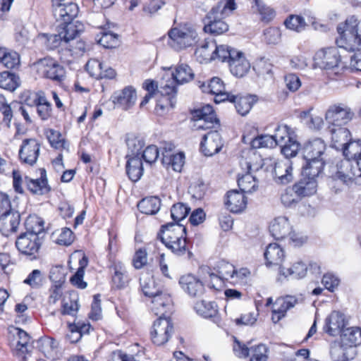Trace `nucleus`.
<instances>
[{
	"instance_id": "1",
	"label": "nucleus",
	"mask_w": 361,
	"mask_h": 361,
	"mask_svg": "<svg viewBox=\"0 0 361 361\" xmlns=\"http://www.w3.org/2000/svg\"><path fill=\"white\" fill-rule=\"evenodd\" d=\"M158 238L176 255L182 256L188 253L190 257L192 252L189 250L186 239V228L180 224L168 223L162 225Z\"/></svg>"
},
{
	"instance_id": "2",
	"label": "nucleus",
	"mask_w": 361,
	"mask_h": 361,
	"mask_svg": "<svg viewBox=\"0 0 361 361\" xmlns=\"http://www.w3.org/2000/svg\"><path fill=\"white\" fill-rule=\"evenodd\" d=\"M339 38L336 39L338 47L353 51L361 44V22L352 16L344 23L337 27Z\"/></svg>"
},
{
	"instance_id": "3",
	"label": "nucleus",
	"mask_w": 361,
	"mask_h": 361,
	"mask_svg": "<svg viewBox=\"0 0 361 361\" xmlns=\"http://www.w3.org/2000/svg\"><path fill=\"white\" fill-rule=\"evenodd\" d=\"M337 171L331 176L334 181H339L343 184L348 185L351 184L356 178L361 177V156L356 161V167L348 160L341 161L336 164Z\"/></svg>"
},
{
	"instance_id": "4",
	"label": "nucleus",
	"mask_w": 361,
	"mask_h": 361,
	"mask_svg": "<svg viewBox=\"0 0 361 361\" xmlns=\"http://www.w3.org/2000/svg\"><path fill=\"white\" fill-rule=\"evenodd\" d=\"M354 116L352 109L344 104L331 105L326 111L325 119L328 126H344Z\"/></svg>"
},
{
	"instance_id": "5",
	"label": "nucleus",
	"mask_w": 361,
	"mask_h": 361,
	"mask_svg": "<svg viewBox=\"0 0 361 361\" xmlns=\"http://www.w3.org/2000/svg\"><path fill=\"white\" fill-rule=\"evenodd\" d=\"M35 66L42 77L56 82H61L65 78V69L55 59L45 57L37 61Z\"/></svg>"
},
{
	"instance_id": "6",
	"label": "nucleus",
	"mask_w": 361,
	"mask_h": 361,
	"mask_svg": "<svg viewBox=\"0 0 361 361\" xmlns=\"http://www.w3.org/2000/svg\"><path fill=\"white\" fill-rule=\"evenodd\" d=\"M43 236L32 233H21L16 240V247L24 255L36 259L43 243Z\"/></svg>"
},
{
	"instance_id": "7",
	"label": "nucleus",
	"mask_w": 361,
	"mask_h": 361,
	"mask_svg": "<svg viewBox=\"0 0 361 361\" xmlns=\"http://www.w3.org/2000/svg\"><path fill=\"white\" fill-rule=\"evenodd\" d=\"M197 32L189 27H175L170 30L169 37L170 45L176 50L192 46L197 38Z\"/></svg>"
},
{
	"instance_id": "8",
	"label": "nucleus",
	"mask_w": 361,
	"mask_h": 361,
	"mask_svg": "<svg viewBox=\"0 0 361 361\" xmlns=\"http://www.w3.org/2000/svg\"><path fill=\"white\" fill-rule=\"evenodd\" d=\"M225 6L220 4L213 6L205 17L204 30L215 35H221L228 30V24L222 20L224 15L219 13V9H224Z\"/></svg>"
},
{
	"instance_id": "9",
	"label": "nucleus",
	"mask_w": 361,
	"mask_h": 361,
	"mask_svg": "<svg viewBox=\"0 0 361 361\" xmlns=\"http://www.w3.org/2000/svg\"><path fill=\"white\" fill-rule=\"evenodd\" d=\"M173 332V325L170 317H159L154 322L151 331L152 342L161 345L166 343Z\"/></svg>"
},
{
	"instance_id": "10",
	"label": "nucleus",
	"mask_w": 361,
	"mask_h": 361,
	"mask_svg": "<svg viewBox=\"0 0 361 361\" xmlns=\"http://www.w3.org/2000/svg\"><path fill=\"white\" fill-rule=\"evenodd\" d=\"M195 118V127L197 130L212 129L219 124L212 106L207 104L193 112Z\"/></svg>"
},
{
	"instance_id": "11",
	"label": "nucleus",
	"mask_w": 361,
	"mask_h": 361,
	"mask_svg": "<svg viewBox=\"0 0 361 361\" xmlns=\"http://www.w3.org/2000/svg\"><path fill=\"white\" fill-rule=\"evenodd\" d=\"M314 61L317 67L330 70L338 66L341 56L336 47H329L318 51L314 56Z\"/></svg>"
},
{
	"instance_id": "12",
	"label": "nucleus",
	"mask_w": 361,
	"mask_h": 361,
	"mask_svg": "<svg viewBox=\"0 0 361 361\" xmlns=\"http://www.w3.org/2000/svg\"><path fill=\"white\" fill-rule=\"evenodd\" d=\"M217 274L210 273L209 276L216 281H227L231 283H235L238 279H242L241 274L245 276V273H242V271H237L234 266L225 261L220 260L218 262L216 265Z\"/></svg>"
},
{
	"instance_id": "13",
	"label": "nucleus",
	"mask_w": 361,
	"mask_h": 361,
	"mask_svg": "<svg viewBox=\"0 0 361 361\" xmlns=\"http://www.w3.org/2000/svg\"><path fill=\"white\" fill-rule=\"evenodd\" d=\"M203 92L215 95L214 102L220 103L230 99L231 93L225 91L223 81L218 77H214L206 84L202 82L199 85Z\"/></svg>"
},
{
	"instance_id": "14",
	"label": "nucleus",
	"mask_w": 361,
	"mask_h": 361,
	"mask_svg": "<svg viewBox=\"0 0 361 361\" xmlns=\"http://www.w3.org/2000/svg\"><path fill=\"white\" fill-rule=\"evenodd\" d=\"M40 145L33 138L25 139L19 150V158L25 164L34 165L39 157Z\"/></svg>"
},
{
	"instance_id": "15",
	"label": "nucleus",
	"mask_w": 361,
	"mask_h": 361,
	"mask_svg": "<svg viewBox=\"0 0 361 361\" xmlns=\"http://www.w3.org/2000/svg\"><path fill=\"white\" fill-rule=\"evenodd\" d=\"M152 298V311L159 317H170L173 308L170 295L160 290Z\"/></svg>"
},
{
	"instance_id": "16",
	"label": "nucleus",
	"mask_w": 361,
	"mask_h": 361,
	"mask_svg": "<svg viewBox=\"0 0 361 361\" xmlns=\"http://www.w3.org/2000/svg\"><path fill=\"white\" fill-rule=\"evenodd\" d=\"M361 344V329L359 327H350L344 329L341 334V345H335L332 348H341L343 352L350 348L353 352V356L355 350L354 348Z\"/></svg>"
},
{
	"instance_id": "17",
	"label": "nucleus",
	"mask_w": 361,
	"mask_h": 361,
	"mask_svg": "<svg viewBox=\"0 0 361 361\" xmlns=\"http://www.w3.org/2000/svg\"><path fill=\"white\" fill-rule=\"evenodd\" d=\"M269 232L274 238L281 240L290 235V238L297 244L299 243L295 238V234L291 233V226L288 219L285 216H279L274 219L269 226Z\"/></svg>"
},
{
	"instance_id": "18",
	"label": "nucleus",
	"mask_w": 361,
	"mask_h": 361,
	"mask_svg": "<svg viewBox=\"0 0 361 361\" xmlns=\"http://www.w3.org/2000/svg\"><path fill=\"white\" fill-rule=\"evenodd\" d=\"M179 284L188 295L193 298L201 297L205 290L203 283L191 274L180 276Z\"/></svg>"
},
{
	"instance_id": "19",
	"label": "nucleus",
	"mask_w": 361,
	"mask_h": 361,
	"mask_svg": "<svg viewBox=\"0 0 361 361\" xmlns=\"http://www.w3.org/2000/svg\"><path fill=\"white\" fill-rule=\"evenodd\" d=\"M222 147L221 137L217 130H212L205 134L200 142V149L207 157L218 153Z\"/></svg>"
},
{
	"instance_id": "20",
	"label": "nucleus",
	"mask_w": 361,
	"mask_h": 361,
	"mask_svg": "<svg viewBox=\"0 0 361 361\" xmlns=\"http://www.w3.org/2000/svg\"><path fill=\"white\" fill-rule=\"evenodd\" d=\"M273 173L276 183L283 185L290 183L294 178L292 161L290 159L276 161Z\"/></svg>"
},
{
	"instance_id": "21",
	"label": "nucleus",
	"mask_w": 361,
	"mask_h": 361,
	"mask_svg": "<svg viewBox=\"0 0 361 361\" xmlns=\"http://www.w3.org/2000/svg\"><path fill=\"white\" fill-rule=\"evenodd\" d=\"M20 216L18 212L7 211L0 215V232L4 236L15 233L20 224Z\"/></svg>"
},
{
	"instance_id": "22",
	"label": "nucleus",
	"mask_w": 361,
	"mask_h": 361,
	"mask_svg": "<svg viewBox=\"0 0 361 361\" xmlns=\"http://www.w3.org/2000/svg\"><path fill=\"white\" fill-rule=\"evenodd\" d=\"M298 300L294 296L287 295L277 298L272 307L271 319L274 323L286 316V312L293 307Z\"/></svg>"
},
{
	"instance_id": "23",
	"label": "nucleus",
	"mask_w": 361,
	"mask_h": 361,
	"mask_svg": "<svg viewBox=\"0 0 361 361\" xmlns=\"http://www.w3.org/2000/svg\"><path fill=\"white\" fill-rule=\"evenodd\" d=\"M326 145L320 138L309 141L302 148V157L305 160L320 159L324 157Z\"/></svg>"
},
{
	"instance_id": "24",
	"label": "nucleus",
	"mask_w": 361,
	"mask_h": 361,
	"mask_svg": "<svg viewBox=\"0 0 361 361\" xmlns=\"http://www.w3.org/2000/svg\"><path fill=\"white\" fill-rule=\"evenodd\" d=\"M111 98L114 104L128 110L135 104L137 94L132 86H128L120 92H114Z\"/></svg>"
},
{
	"instance_id": "25",
	"label": "nucleus",
	"mask_w": 361,
	"mask_h": 361,
	"mask_svg": "<svg viewBox=\"0 0 361 361\" xmlns=\"http://www.w3.org/2000/svg\"><path fill=\"white\" fill-rule=\"evenodd\" d=\"M194 309L199 315L210 319L218 326L220 325L221 319L216 302L205 300L198 301L195 303Z\"/></svg>"
},
{
	"instance_id": "26",
	"label": "nucleus",
	"mask_w": 361,
	"mask_h": 361,
	"mask_svg": "<svg viewBox=\"0 0 361 361\" xmlns=\"http://www.w3.org/2000/svg\"><path fill=\"white\" fill-rule=\"evenodd\" d=\"M345 326L343 314L339 312L334 311L326 319L324 331L331 336L342 334Z\"/></svg>"
},
{
	"instance_id": "27",
	"label": "nucleus",
	"mask_w": 361,
	"mask_h": 361,
	"mask_svg": "<svg viewBox=\"0 0 361 361\" xmlns=\"http://www.w3.org/2000/svg\"><path fill=\"white\" fill-rule=\"evenodd\" d=\"M27 189L35 195H45L51 190L48 185L46 170L42 169L40 172V178L37 179L30 178L27 176L25 178Z\"/></svg>"
},
{
	"instance_id": "28",
	"label": "nucleus",
	"mask_w": 361,
	"mask_h": 361,
	"mask_svg": "<svg viewBox=\"0 0 361 361\" xmlns=\"http://www.w3.org/2000/svg\"><path fill=\"white\" fill-rule=\"evenodd\" d=\"M79 8L74 2H68L66 5L56 4V11L53 14L57 22L67 23L73 21L78 16Z\"/></svg>"
},
{
	"instance_id": "29",
	"label": "nucleus",
	"mask_w": 361,
	"mask_h": 361,
	"mask_svg": "<svg viewBox=\"0 0 361 361\" xmlns=\"http://www.w3.org/2000/svg\"><path fill=\"white\" fill-rule=\"evenodd\" d=\"M293 191L298 196L301 197L310 196L317 192V181L308 176H303L299 181L293 185Z\"/></svg>"
},
{
	"instance_id": "30",
	"label": "nucleus",
	"mask_w": 361,
	"mask_h": 361,
	"mask_svg": "<svg viewBox=\"0 0 361 361\" xmlns=\"http://www.w3.org/2000/svg\"><path fill=\"white\" fill-rule=\"evenodd\" d=\"M244 193L236 190L228 192L225 202L227 209L233 213L242 212L247 205V199Z\"/></svg>"
},
{
	"instance_id": "31",
	"label": "nucleus",
	"mask_w": 361,
	"mask_h": 361,
	"mask_svg": "<svg viewBox=\"0 0 361 361\" xmlns=\"http://www.w3.org/2000/svg\"><path fill=\"white\" fill-rule=\"evenodd\" d=\"M228 66L231 73L239 78L244 76L250 68V62L245 59L244 54L239 51L229 60Z\"/></svg>"
},
{
	"instance_id": "32",
	"label": "nucleus",
	"mask_w": 361,
	"mask_h": 361,
	"mask_svg": "<svg viewBox=\"0 0 361 361\" xmlns=\"http://www.w3.org/2000/svg\"><path fill=\"white\" fill-rule=\"evenodd\" d=\"M57 27L63 36L65 44L73 41L84 30L83 25L78 21L61 23Z\"/></svg>"
},
{
	"instance_id": "33",
	"label": "nucleus",
	"mask_w": 361,
	"mask_h": 361,
	"mask_svg": "<svg viewBox=\"0 0 361 361\" xmlns=\"http://www.w3.org/2000/svg\"><path fill=\"white\" fill-rule=\"evenodd\" d=\"M59 343L53 338L43 336L35 342V348L48 358H54L57 354Z\"/></svg>"
},
{
	"instance_id": "34",
	"label": "nucleus",
	"mask_w": 361,
	"mask_h": 361,
	"mask_svg": "<svg viewBox=\"0 0 361 361\" xmlns=\"http://www.w3.org/2000/svg\"><path fill=\"white\" fill-rule=\"evenodd\" d=\"M173 145H169V151L162 152V163L171 165L175 171H180L184 164L185 155L183 152L173 153Z\"/></svg>"
},
{
	"instance_id": "35",
	"label": "nucleus",
	"mask_w": 361,
	"mask_h": 361,
	"mask_svg": "<svg viewBox=\"0 0 361 361\" xmlns=\"http://www.w3.org/2000/svg\"><path fill=\"white\" fill-rule=\"evenodd\" d=\"M127 162L126 165V173L128 178L133 182L140 179L143 175V165L140 156L126 157Z\"/></svg>"
},
{
	"instance_id": "36",
	"label": "nucleus",
	"mask_w": 361,
	"mask_h": 361,
	"mask_svg": "<svg viewBox=\"0 0 361 361\" xmlns=\"http://www.w3.org/2000/svg\"><path fill=\"white\" fill-rule=\"evenodd\" d=\"M112 267L114 269L113 287L117 289L126 288L129 283L130 278L123 264L121 262H114Z\"/></svg>"
},
{
	"instance_id": "37",
	"label": "nucleus",
	"mask_w": 361,
	"mask_h": 361,
	"mask_svg": "<svg viewBox=\"0 0 361 361\" xmlns=\"http://www.w3.org/2000/svg\"><path fill=\"white\" fill-rule=\"evenodd\" d=\"M227 101L234 103L237 112L241 116H245L250 111L256 99L255 96H235L231 94Z\"/></svg>"
},
{
	"instance_id": "38",
	"label": "nucleus",
	"mask_w": 361,
	"mask_h": 361,
	"mask_svg": "<svg viewBox=\"0 0 361 361\" xmlns=\"http://www.w3.org/2000/svg\"><path fill=\"white\" fill-rule=\"evenodd\" d=\"M264 255L267 266L280 265L285 256L283 250L277 243H270Z\"/></svg>"
},
{
	"instance_id": "39",
	"label": "nucleus",
	"mask_w": 361,
	"mask_h": 361,
	"mask_svg": "<svg viewBox=\"0 0 361 361\" xmlns=\"http://www.w3.org/2000/svg\"><path fill=\"white\" fill-rule=\"evenodd\" d=\"M195 55L200 63H207L216 59L215 42H204L195 49Z\"/></svg>"
},
{
	"instance_id": "40",
	"label": "nucleus",
	"mask_w": 361,
	"mask_h": 361,
	"mask_svg": "<svg viewBox=\"0 0 361 361\" xmlns=\"http://www.w3.org/2000/svg\"><path fill=\"white\" fill-rule=\"evenodd\" d=\"M161 207V200L156 196L147 197L142 199L137 204L140 212L152 215L157 213Z\"/></svg>"
},
{
	"instance_id": "41",
	"label": "nucleus",
	"mask_w": 361,
	"mask_h": 361,
	"mask_svg": "<svg viewBox=\"0 0 361 361\" xmlns=\"http://www.w3.org/2000/svg\"><path fill=\"white\" fill-rule=\"evenodd\" d=\"M191 68L185 63L178 64L172 72V78L176 84L182 85L191 81L194 78Z\"/></svg>"
},
{
	"instance_id": "42",
	"label": "nucleus",
	"mask_w": 361,
	"mask_h": 361,
	"mask_svg": "<svg viewBox=\"0 0 361 361\" xmlns=\"http://www.w3.org/2000/svg\"><path fill=\"white\" fill-rule=\"evenodd\" d=\"M305 165L302 166V175L308 176L316 179L322 172L325 164V158L305 160Z\"/></svg>"
},
{
	"instance_id": "43",
	"label": "nucleus",
	"mask_w": 361,
	"mask_h": 361,
	"mask_svg": "<svg viewBox=\"0 0 361 361\" xmlns=\"http://www.w3.org/2000/svg\"><path fill=\"white\" fill-rule=\"evenodd\" d=\"M44 221L39 216H29L25 222V233L44 237Z\"/></svg>"
},
{
	"instance_id": "44",
	"label": "nucleus",
	"mask_w": 361,
	"mask_h": 361,
	"mask_svg": "<svg viewBox=\"0 0 361 361\" xmlns=\"http://www.w3.org/2000/svg\"><path fill=\"white\" fill-rule=\"evenodd\" d=\"M307 266L301 261L294 263L291 267H280V273L284 277L291 276L293 279H298L303 278L307 273Z\"/></svg>"
},
{
	"instance_id": "45",
	"label": "nucleus",
	"mask_w": 361,
	"mask_h": 361,
	"mask_svg": "<svg viewBox=\"0 0 361 361\" xmlns=\"http://www.w3.org/2000/svg\"><path fill=\"white\" fill-rule=\"evenodd\" d=\"M20 85L18 75L8 71L0 73V87L9 91H14Z\"/></svg>"
},
{
	"instance_id": "46",
	"label": "nucleus",
	"mask_w": 361,
	"mask_h": 361,
	"mask_svg": "<svg viewBox=\"0 0 361 361\" xmlns=\"http://www.w3.org/2000/svg\"><path fill=\"white\" fill-rule=\"evenodd\" d=\"M343 155L346 157L345 160L350 161V159L355 161L361 156V140L348 141L343 143Z\"/></svg>"
},
{
	"instance_id": "47",
	"label": "nucleus",
	"mask_w": 361,
	"mask_h": 361,
	"mask_svg": "<svg viewBox=\"0 0 361 361\" xmlns=\"http://www.w3.org/2000/svg\"><path fill=\"white\" fill-rule=\"evenodd\" d=\"M327 129L331 135L332 140L343 146V143L348 142L350 139L349 130L343 126H328Z\"/></svg>"
},
{
	"instance_id": "48",
	"label": "nucleus",
	"mask_w": 361,
	"mask_h": 361,
	"mask_svg": "<svg viewBox=\"0 0 361 361\" xmlns=\"http://www.w3.org/2000/svg\"><path fill=\"white\" fill-rule=\"evenodd\" d=\"M276 145H282L289 141V137L293 138L295 135L294 132L287 125H279L275 128L274 134L272 135Z\"/></svg>"
},
{
	"instance_id": "49",
	"label": "nucleus",
	"mask_w": 361,
	"mask_h": 361,
	"mask_svg": "<svg viewBox=\"0 0 361 361\" xmlns=\"http://www.w3.org/2000/svg\"><path fill=\"white\" fill-rule=\"evenodd\" d=\"M257 182L250 173H246L238 179V185L240 190L245 193L252 192L257 187Z\"/></svg>"
},
{
	"instance_id": "50",
	"label": "nucleus",
	"mask_w": 361,
	"mask_h": 361,
	"mask_svg": "<svg viewBox=\"0 0 361 361\" xmlns=\"http://www.w3.org/2000/svg\"><path fill=\"white\" fill-rule=\"evenodd\" d=\"M67 270L64 266L56 265L51 268L49 278L53 285L63 286L66 281Z\"/></svg>"
},
{
	"instance_id": "51",
	"label": "nucleus",
	"mask_w": 361,
	"mask_h": 361,
	"mask_svg": "<svg viewBox=\"0 0 361 361\" xmlns=\"http://www.w3.org/2000/svg\"><path fill=\"white\" fill-rule=\"evenodd\" d=\"M281 146V152L286 157V159H290V158L295 157L300 149V145L297 140L295 136L293 138L289 137V141L285 142Z\"/></svg>"
},
{
	"instance_id": "52",
	"label": "nucleus",
	"mask_w": 361,
	"mask_h": 361,
	"mask_svg": "<svg viewBox=\"0 0 361 361\" xmlns=\"http://www.w3.org/2000/svg\"><path fill=\"white\" fill-rule=\"evenodd\" d=\"M190 211V207L183 203L174 204L171 209V216L174 224H179L188 216Z\"/></svg>"
},
{
	"instance_id": "53",
	"label": "nucleus",
	"mask_w": 361,
	"mask_h": 361,
	"mask_svg": "<svg viewBox=\"0 0 361 361\" xmlns=\"http://www.w3.org/2000/svg\"><path fill=\"white\" fill-rule=\"evenodd\" d=\"M126 144L128 149V153L126 157H132L140 155V151L144 147L142 140L137 137H130L126 139Z\"/></svg>"
},
{
	"instance_id": "54",
	"label": "nucleus",
	"mask_w": 361,
	"mask_h": 361,
	"mask_svg": "<svg viewBox=\"0 0 361 361\" xmlns=\"http://www.w3.org/2000/svg\"><path fill=\"white\" fill-rule=\"evenodd\" d=\"M284 24L288 29L298 32L303 30L306 26L305 19L298 15H290L284 21Z\"/></svg>"
},
{
	"instance_id": "55",
	"label": "nucleus",
	"mask_w": 361,
	"mask_h": 361,
	"mask_svg": "<svg viewBox=\"0 0 361 361\" xmlns=\"http://www.w3.org/2000/svg\"><path fill=\"white\" fill-rule=\"evenodd\" d=\"M250 353V361H267L269 348L266 345L260 343L252 346Z\"/></svg>"
},
{
	"instance_id": "56",
	"label": "nucleus",
	"mask_w": 361,
	"mask_h": 361,
	"mask_svg": "<svg viewBox=\"0 0 361 361\" xmlns=\"http://www.w3.org/2000/svg\"><path fill=\"white\" fill-rule=\"evenodd\" d=\"M251 147L254 149H259L262 147L274 148L276 147V141L272 135H261L251 141Z\"/></svg>"
},
{
	"instance_id": "57",
	"label": "nucleus",
	"mask_w": 361,
	"mask_h": 361,
	"mask_svg": "<svg viewBox=\"0 0 361 361\" xmlns=\"http://www.w3.org/2000/svg\"><path fill=\"white\" fill-rule=\"evenodd\" d=\"M300 200V197L293 191V187L287 188L281 195V202L286 207H294Z\"/></svg>"
},
{
	"instance_id": "58",
	"label": "nucleus",
	"mask_w": 361,
	"mask_h": 361,
	"mask_svg": "<svg viewBox=\"0 0 361 361\" xmlns=\"http://www.w3.org/2000/svg\"><path fill=\"white\" fill-rule=\"evenodd\" d=\"M215 52L216 59H219L221 61L228 63L229 60H231V58L234 57L235 53H237L238 51L228 45L223 44L217 46L215 44Z\"/></svg>"
},
{
	"instance_id": "59",
	"label": "nucleus",
	"mask_w": 361,
	"mask_h": 361,
	"mask_svg": "<svg viewBox=\"0 0 361 361\" xmlns=\"http://www.w3.org/2000/svg\"><path fill=\"white\" fill-rule=\"evenodd\" d=\"M253 69L259 76H271L272 75V64L269 59L261 58L257 60L253 67Z\"/></svg>"
},
{
	"instance_id": "60",
	"label": "nucleus",
	"mask_w": 361,
	"mask_h": 361,
	"mask_svg": "<svg viewBox=\"0 0 361 361\" xmlns=\"http://www.w3.org/2000/svg\"><path fill=\"white\" fill-rule=\"evenodd\" d=\"M47 137L52 147L56 149L66 148V142L61 137L60 132L50 129L47 133Z\"/></svg>"
},
{
	"instance_id": "61",
	"label": "nucleus",
	"mask_w": 361,
	"mask_h": 361,
	"mask_svg": "<svg viewBox=\"0 0 361 361\" xmlns=\"http://www.w3.org/2000/svg\"><path fill=\"white\" fill-rule=\"evenodd\" d=\"M207 190V184L200 178L194 181L189 187V192L197 200H201Z\"/></svg>"
},
{
	"instance_id": "62",
	"label": "nucleus",
	"mask_w": 361,
	"mask_h": 361,
	"mask_svg": "<svg viewBox=\"0 0 361 361\" xmlns=\"http://www.w3.org/2000/svg\"><path fill=\"white\" fill-rule=\"evenodd\" d=\"M259 13L262 21L269 22L275 17V11L267 6L262 0H255Z\"/></svg>"
},
{
	"instance_id": "63",
	"label": "nucleus",
	"mask_w": 361,
	"mask_h": 361,
	"mask_svg": "<svg viewBox=\"0 0 361 361\" xmlns=\"http://www.w3.org/2000/svg\"><path fill=\"white\" fill-rule=\"evenodd\" d=\"M102 36L97 39L98 43L105 48L111 49L117 45L118 35L111 32L102 31Z\"/></svg>"
},
{
	"instance_id": "64",
	"label": "nucleus",
	"mask_w": 361,
	"mask_h": 361,
	"mask_svg": "<svg viewBox=\"0 0 361 361\" xmlns=\"http://www.w3.org/2000/svg\"><path fill=\"white\" fill-rule=\"evenodd\" d=\"M24 283L29 285L32 288H39L43 284V276L41 271L34 269L24 280Z\"/></svg>"
}]
</instances>
